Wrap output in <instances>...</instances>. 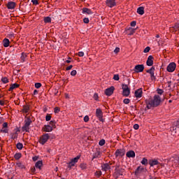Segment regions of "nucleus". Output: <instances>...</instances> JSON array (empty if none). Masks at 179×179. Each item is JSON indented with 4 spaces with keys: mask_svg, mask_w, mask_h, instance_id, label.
<instances>
[{
    "mask_svg": "<svg viewBox=\"0 0 179 179\" xmlns=\"http://www.w3.org/2000/svg\"><path fill=\"white\" fill-rule=\"evenodd\" d=\"M96 116L99 118L101 122H104V119H103V111L100 108L96 110Z\"/></svg>",
    "mask_w": 179,
    "mask_h": 179,
    "instance_id": "obj_10",
    "label": "nucleus"
},
{
    "mask_svg": "<svg viewBox=\"0 0 179 179\" xmlns=\"http://www.w3.org/2000/svg\"><path fill=\"white\" fill-rule=\"evenodd\" d=\"M105 144H106V140L102 139L99 141V146H104Z\"/></svg>",
    "mask_w": 179,
    "mask_h": 179,
    "instance_id": "obj_41",
    "label": "nucleus"
},
{
    "mask_svg": "<svg viewBox=\"0 0 179 179\" xmlns=\"http://www.w3.org/2000/svg\"><path fill=\"white\" fill-rule=\"evenodd\" d=\"M59 111H60L59 107L55 108V110H54L55 114H58V113H59Z\"/></svg>",
    "mask_w": 179,
    "mask_h": 179,
    "instance_id": "obj_48",
    "label": "nucleus"
},
{
    "mask_svg": "<svg viewBox=\"0 0 179 179\" xmlns=\"http://www.w3.org/2000/svg\"><path fill=\"white\" fill-rule=\"evenodd\" d=\"M155 59V58L153 57V56L150 55L148 57L147 62H146V65L148 66H153V60Z\"/></svg>",
    "mask_w": 179,
    "mask_h": 179,
    "instance_id": "obj_16",
    "label": "nucleus"
},
{
    "mask_svg": "<svg viewBox=\"0 0 179 179\" xmlns=\"http://www.w3.org/2000/svg\"><path fill=\"white\" fill-rule=\"evenodd\" d=\"M35 87H36V89H40V87H41V83H35Z\"/></svg>",
    "mask_w": 179,
    "mask_h": 179,
    "instance_id": "obj_51",
    "label": "nucleus"
},
{
    "mask_svg": "<svg viewBox=\"0 0 179 179\" xmlns=\"http://www.w3.org/2000/svg\"><path fill=\"white\" fill-rule=\"evenodd\" d=\"M106 3L108 6V8H113V6H115V5H117V3H115V0H106Z\"/></svg>",
    "mask_w": 179,
    "mask_h": 179,
    "instance_id": "obj_17",
    "label": "nucleus"
},
{
    "mask_svg": "<svg viewBox=\"0 0 179 179\" xmlns=\"http://www.w3.org/2000/svg\"><path fill=\"white\" fill-rule=\"evenodd\" d=\"M125 173V169L124 168H120L119 166H116V168L115 169V178L117 179L120 176H124V173Z\"/></svg>",
    "mask_w": 179,
    "mask_h": 179,
    "instance_id": "obj_3",
    "label": "nucleus"
},
{
    "mask_svg": "<svg viewBox=\"0 0 179 179\" xmlns=\"http://www.w3.org/2000/svg\"><path fill=\"white\" fill-rule=\"evenodd\" d=\"M30 110V106L25 105L23 106L22 113H27Z\"/></svg>",
    "mask_w": 179,
    "mask_h": 179,
    "instance_id": "obj_29",
    "label": "nucleus"
},
{
    "mask_svg": "<svg viewBox=\"0 0 179 179\" xmlns=\"http://www.w3.org/2000/svg\"><path fill=\"white\" fill-rule=\"evenodd\" d=\"M21 157H22V153L20 152H17L14 155V159H15V160H19V159H20Z\"/></svg>",
    "mask_w": 179,
    "mask_h": 179,
    "instance_id": "obj_31",
    "label": "nucleus"
},
{
    "mask_svg": "<svg viewBox=\"0 0 179 179\" xmlns=\"http://www.w3.org/2000/svg\"><path fill=\"white\" fill-rule=\"evenodd\" d=\"M142 94H143V91L142 88H139L134 92V96L136 97V99H141L142 97Z\"/></svg>",
    "mask_w": 179,
    "mask_h": 179,
    "instance_id": "obj_15",
    "label": "nucleus"
},
{
    "mask_svg": "<svg viewBox=\"0 0 179 179\" xmlns=\"http://www.w3.org/2000/svg\"><path fill=\"white\" fill-rule=\"evenodd\" d=\"M3 129H4V128H6V129H8V122H4L3 124Z\"/></svg>",
    "mask_w": 179,
    "mask_h": 179,
    "instance_id": "obj_58",
    "label": "nucleus"
},
{
    "mask_svg": "<svg viewBox=\"0 0 179 179\" xmlns=\"http://www.w3.org/2000/svg\"><path fill=\"white\" fill-rule=\"evenodd\" d=\"M149 164L150 166V167H153V166H157V159H150L149 161Z\"/></svg>",
    "mask_w": 179,
    "mask_h": 179,
    "instance_id": "obj_28",
    "label": "nucleus"
},
{
    "mask_svg": "<svg viewBox=\"0 0 179 179\" xmlns=\"http://www.w3.org/2000/svg\"><path fill=\"white\" fill-rule=\"evenodd\" d=\"M115 90V87H114V86H111L110 87L105 90L104 94H106V96H112V94H114Z\"/></svg>",
    "mask_w": 179,
    "mask_h": 179,
    "instance_id": "obj_12",
    "label": "nucleus"
},
{
    "mask_svg": "<svg viewBox=\"0 0 179 179\" xmlns=\"http://www.w3.org/2000/svg\"><path fill=\"white\" fill-rule=\"evenodd\" d=\"M17 132H20V130L19 129H16L15 132L10 134L11 139H17Z\"/></svg>",
    "mask_w": 179,
    "mask_h": 179,
    "instance_id": "obj_24",
    "label": "nucleus"
},
{
    "mask_svg": "<svg viewBox=\"0 0 179 179\" xmlns=\"http://www.w3.org/2000/svg\"><path fill=\"white\" fill-rule=\"evenodd\" d=\"M8 9H15L16 8V3L10 1L6 4Z\"/></svg>",
    "mask_w": 179,
    "mask_h": 179,
    "instance_id": "obj_20",
    "label": "nucleus"
},
{
    "mask_svg": "<svg viewBox=\"0 0 179 179\" xmlns=\"http://www.w3.org/2000/svg\"><path fill=\"white\" fill-rule=\"evenodd\" d=\"M134 128L135 129H139V124H135L134 125Z\"/></svg>",
    "mask_w": 179,
    "mask_h": 179,
    "instance_id": "obj_64",
    "label": "nucleus"
},
{
    "mask_svg": "<svg viewBox=\"0 0 179 179\" xmlns=\"http://www.w3.org/2000/svg\"><path fill=\"white\" fill-rule=\"evenodd\" d=\"M155 66H152L150 69L146 70L147 73H150L151 80H155L156 81V76H155Z\"/></svg>",
    "mask_w": 179,
    "mask_h": 179,
    "instance_id": "obj_9",
    "label": "nucleus"
},
{
    "mask_svg": "<svg viewBox=\"0 0 179 179\" xmlns=\"http://www.w3.org/2000/svg\"><path fill=\"white\" fill-rule=\"evenodd\" d=\"M10 85L13 87V89H17V87H20V85H19L17 83L11 84Z\"/></svg>",
    "mask_w": 179,
    "mask_h": 179,
    "instance_id": "obj_39",
    "label": "nucleus"
},
{
    "mask_svg": "<svg viewBox=\"0 0 179 179\" xmlns=\"http://www.w3.org/2000/svg\"><path fill=\"white\" fill-rule=\"evenodd\" d=\"M84 122H89V117L87 115L84 117Z\"/></svg>",
    "mask_w": 179,
    "mask_h": 179,
    "instance_id": "obj_56",
    "label": "nucleus"
},
{
    "mask_svg": "<svg viewBox=\"0 0 179 179\" xmlns=\"http://www.w3.org/2000/svg\"><path fill=\"white\" fill-rule=\"evenodd\" d=\"M50 139V135L48 134H45L43 135H42L40 137L39 139V143L41 145H44L45 143H46L48 142V141Z\"/></svg>",
    "mask_w": 179,
    "mask_h": 179,
    "instance_id": "obj_8",
    "label": "nucleus"
},
{
    "mask_svg": "<svg viewBox=\"0 0 179 179\" xmlns=\"http://www.w3.org/2000/svg\"><path fill=\"white\" fill-rule=\"evenodd\" d=\"M44 22L45 23H51V17H45L44 18Z\"/></svg>",
    "mask_w": 179,
    "mask_h": 179,
    "instance_id": "obj_37",
    "label": "nucleus"
},
{
    "mask_svg": "<svg viewBox=\"0 0 179 179\" xmlns=\"http://www.w3.org/2000/svg\"><path fill=\"white\" fill-rule=\"evenodd\" d=\"M141 164L144 166H148V159L146 158H143V160L141 161Z\"/></svg>",
    "mask_w": 179,
    "mask_h": 179,
    "instance_id": "obj_35",
    "label": "nucleus"
},
{
    "mask_svg": "<svg viewBox=\"0 0 179 179\" xmlns=\"http://www.w3.org/2000/svg\"><path fill=\"white\" fill-rule=\"evenodd\" d=\"M115 156L116 157H122V156H125V150H124V149L117 150L115 153Z\"/></svg>",
    "mask_w": 179,
    "mask_h": 179,
    "instance_id": "obj_14",
    "label": "nucleus"
},
{
    "mask_svg": "<svg viewBox=\"0 0 179 179\" xmlns=\"http://www.w3.org/2000/svg\"><path fill=\"white\" fill-rule=\"evenodd\" d=\"M78 57H83L85 55V53L83 52H79L78 53Z\"/></svg>",
    "mask_w": 179,
    "mask_h": 179,
    "instance_id": "obj_62",
    "label": "nucleus"
},
{
    "mask_svg": "<svg viewBox=\"0 0 179 179\" xmlns=\"http://www.w3.org/2000/svg\"><path fill=\"white\" fill-rule=\"evenodd\" d=\"M17 167H19L20 169H26V166L23 164H22V162L17 163Z\"/></svg>",
    "mask_w": 179,
    "mask_h": 179,
    "instance_id": "obj_34",
    "label": "nucleus"
},
{
    "mask_svg": "<svg viewBox=\"0 0 179 179\" xmlns=\"http://www.w3.org/2000/svg\"><path fill=\"white\" fill-rule=\"evenodd\" d=\"M79 159H80V155H78L76 157L72 159L70 162L67 163L69 170H71L72 167H73V166L78 163Z\"/></svg>",
    "mask_w": 179,
    "mask_h": 179,
    "instance_id": "obj_7",
    "label": "nucleus"
},
{
    "mask_svg": "<svg viewBox=\"0 0 179 179\" xmlns=\"http://www.w3.org/2000/svg\"><path fill=\"white\" fill-rule=\"evenodd\" d=\"M176 68H177V64L174 62H171L168 65L167 71L168 72H174V71H176Z\"/></svg>",
    "mask_w": 179,
    "mask_h": 179,
    "instance_id": "obj_13",
    "label": "nucleus"
},
{
    "mask_svg": "<svg viewBox=\"0 0 179 179\" xmlns=\"http://www.w3.org/2000/svg\"><path fill=\"white\" fill-rule=\"evenodd\" d=\"M137 13H138V15H143L145 13V8L143 6L138 7Z\"/></svg>",
    "mask_w": 179,
    "mask_h": 179,
    "instance_id": "obj_25",
    "label": "nucleus"
},
{
    "mask_svg": "<svg viewBox=\"0 0 179 179\" xmlns=\"http://www.w3.org/2000/svg\"><path fill=\"white\" fill-rule=\"evenodd\" d=\"M80 169H82V170H86V169H87V165H86V164H80Z\"/></svg>",
    "mask_w": 179,
    "mask_h": 179,
    "instance_id": "obj_42",
    "label": "nucleus"
},
{
    "mask_svg": "<svg viewBox=\"0 0 179 179\" xmlns=\"http://www.w3.org/2000/svg\"><path fill=\"white\" fill-rule=\"evenodd\" d=\"M43 166V161H38L35 164L36 169H39V170H41V167Z\"/></svg>",
    "mask_w": 179,
    "mask_h": 179,
    "instance_id": "obj_27",
    "label": "nucleus"
},
{
    "mask_svg": "<svg viewBox=\"0 0 179 179\" xmlns=\"http://www.w3.org/2000/svg\"><path fill=\"white\" fill-rule=\"evenodd\" d=\"M130 101H131V100H130L129 99H124L123 100V103H124V104H129Z\"/></svg>",
    "mask_w": 179,
    "mask_h": 179,
    "instance_id": "obj_47",
    "label": "nucleus"
},
{
    "mask_svg": "<svg viewBox=\"0 0 179 179\" xmlns=\"http://www.w3.org/2000/svg\"><path fill=\"white\" fill-rule=\"evenodd\" d=\"M142 170H143V168H141V166H138L136 170L135 171V175L139 176L141 173H142Z\"/></svg>",
    "mask_w": 179,
    "mask_h": 179,
    "instance_id": "obj_30",
    "label": "nucleus"
},
{
    "mask_svg": "<svg viewBox=\"0 0 179 179\" xmlns=\"http://www.w3.org/2000/svg\"><path fill=\"white\" fill-rule=\"evenodd\" d=\"M130 24L131 27H135L136 26V21H132Z\"/></svg>",
    "mask_w": 179,
    "mask_h": 179,
    "instance_id": "obj_55",
    "label": "nucleus"
},
{
    "mask_svg": "<svg viewBox=\"0 0 179 179\" xmlns=\"http://www.w3.org/2000/svg\"><path fill=\"white\" fill-rule=\"evenodd\" d=\"M33 162H37L38 160V156H34L32 157Z\"/></svg>",
    "mask_w": 179,
    "mask_h": 179,
    "instance_id": "obj_57",
    "label": "nucleus"
},
{
    "mask_svg": "<svg viewBox=\"0 0 179 179\" xmlns=\"http://www.w3.org/2000/svg\"><path fill=\"white\" fill-rule=\"evenodd\" d=\"M144 70H145V66L143 64L136 65L134 69L136 73H139V72H143Z\"/></svg>",
    "mask_w": 179,
    "mask_h": 179,
    "instance_id": "obj_11",
    "label": "nucleus"
},
{
    "mask_svg": "<svg viewBox=\"0 0 179 179\" xmlns=\"http://www.w3.org/2000/svg\"><path fill=\"white\" fill-rule=\"evenodd\" d=\"M43 132H51L52 131V127L50 124L44 125L42 128Z\"/></svg>",
    "mask_w": 179,
    "mask_h": 179,
    "instance_id": "obj_19",
    "label": "nucleus"
},
{
    "mask_svg": "<svg viewBox=\"0 0 179 179\" xmlns=\"http://www.w3.org/2000/svg\"><path fill=\"white\" fill-rule=\"evenodd\" d=\"M114 52L115 54H118V52H120V48H116L114 50Z\"/></svg>",
    "mask_w": 179,
    "mask_h": 179,
    "instance_id": "obj_63",
    "label": "nucleus"
},
{
    "mask_svg": "<svg viewBox=\"0 0 179 179\" xmlns=\"http://www.w3.org/2000/svg\"><path fill=\"white\" fill-rule=\"evenodd\" d=\"M170 131L172 134H177V132H179V119L173 122V126L170 128Z\"/></svg>",
    "mask_w": 179,
    "mask_h": 179,
    "instance_id": "obj_5",
    "label": "nucleus"
},
{
    "mask_svg": "<svg viewBox=\"0 0 179 179\" xmlns=\"http://www.w3.org/2000/svg\"><path fill=\"white\" fill-rule=\"evenodd\" d=\"M164 91L163 90L158 88L157 89V94H159L157 96V106H160L164 101Z\"/></svg>",
    "mask_w": 179,
    "mask_h": 179,
    "instance_id": "obj_2",
    "label": "nucleus"
},
{
    "mask_svg": "<svg viewBox=\"0 0 179 179\" xmlns=\"http://www.w3.org/2000/svg\"><path fill=\"white\" fill-rule=\"evenodd\" d=\"M102 173H101V171H96L95 172V176H96L97 177H101Z\"/></svg>",
    "mask_w": 179,
    "mask_h": 179,
    "instance_id": "obj_46",
    "label": "nucleus"
},
{
    "mask_svg": "<svg viewBox=\"0 0 179 179\" xmlns=\"http://www.w3.org/2000/svg\"><path fill=\"white\" fill-rule=\"evenodd\" d=\"M76 70H73L71 72V76H76Z\"/></svg>",
    "mask_w": 179,
    "mask_h": 179,
    "instance_id": "obj_53",
    "label": "nucleus"
},
{
    "mask_svg": "<svg viewBox=\"0 0 179 179\" xmlns=\"http://www.w3.org/2000/svg\"><path fill=\"white\" fill-rule=\"evenodd\" d=\"M45 120H46V121H51V115L48 114V115L45 116Z\"/></svg>",
    "mask_w": 179,
    "mask_h": 179,
    "instance_id": "obj_50",
    "label": "nucleus"
},
{
    "mask_svg": "<svg viewBox=\"0 0 179 179\" xmlns=\"http://www.w3.org/2000/svg\"><path fill=\"white\" fill-rule=\"evenodd\" d=\"M1 82L3 83H9V80L6 77H3L1 78Z\"/></svg>",
    "mask_w": 179,
    "mask_h": 179,
    "instance_id": "obj_40",
    "label": "nucleus"
},
{
    "mask_svg": "<svg viewBox=\"0 0 179 179\" xmlns=\"http://www.w3.org/2000/svg\"><path fill=\"white\" fill-rule=\"evenodd\" d=\"M10 44V41L8 38H4L3 40V45L5 48L9 47V45Z\"/></svg>",
    "mask_w": 179,
    "mask_h": 179,
    "instance_id": "obj_23",
    "label": "nucleus"
},
{
    "mask_svg": "<svg viewBox=\"0 0 179 179\" xmlns=\"http://www.w3.org/2000/svg\"><path fill=\"white\" fill-rule=\"evenodd\" d=\"M17 149H19V150H22L23 149V144L22 143H18L16 145Z\"/></svg>",
    "mask_w": 179,
    "mask_h": 179,
    "instance_id": "obj_33",
    "label": "nucleus"
},
{
    "mask_svg": "<svg viewBox=\"0 0 179 179\" xmlns=\"http://www.w3.org/2000/svg\"><path fill=\"white\" fill-rule=\"evenodd\" d=\"M33 5H38V0H31Z\"/></svg>",
    "mask_w": 179,
    "mask_h": 179,
    "instance_id": "obj_54",
    "label": "nucleus"
},
{
    "mask_svg": "<svg viewBox=\"0 0 179 179\" xmlns=\"http://www.w3.org/2000/svg\"><path fill=\"white\" fill-rule=\"evenodd\" d=\"M83 13H87V15H92V13H93V12H92V10L90 8H83Z\"/></svg>",
    "mask_w": 179,
    "mask_h": 179,
    "instance_id": "obj_26",
    "label": "nucleus"
},
{
    "mask_svg": "<svg viewBox=\"0 0 179 179\" xmlns=\"http://www.w3.org/2000/svg\"><path fill=\"white\" fill-rule=\"evenodd\" d=\"M8 129H6V128H2L1 130H0V132H3V134H8Z\"/></svg>",
    "mask_w": 179,
    "mask_h": 179,
    "instance_id": "obj_44",
    "label": "nucleus"
},
{
    "mask_svg": "<svg viewBox=\"0 0 179 179\" xmlns=\"http://www.w3.org/2000/svg\"><path fill=\"white\" fill-rule=\"evenodd\" d=\"M149 51H150V47L148 46L144 49L143 52L147 53L149 52Z\"/></svg>",
    "mask_w": 179,
    "mask_h": 179,
    "instance_id": "obj_49",
    "label": "nucleus"
},
{
    "mask_svg": "<svg viewBox=\"0 0 179 179\" xmlns=\"http://www.w3.org/2000/svg\"><path fill=\"white\" fill-rule=\"evenodd\" d=\"M129 33L128 34V36H132L135 33V29L129 28L127 29Z\"/></svg>",
    "mask_w": 179,
    "mask_h": 179,
    "instance_id": "obj_32",
    "label": "nucleus"
},
{
    "mask_svg": "<svg viewBox=\"0 0 179 179\" xmlns=\"http://www.w3.org/2000/svg\"><path fill=\"white\" fill-rule=\"evenodd\" d=\"M8 38H13L15 37V35L13 34H10L7 36Z\"/></svg>",
    "mask_w": 179,
    "mask_h": 179,
    "instance_id": "obj_60",
    "label": "nucleus"
},
{
    "mask_svg": "<svg viewBox=\"0 0 179 179\" xmlns=\"http://www.w3.org/2000/svg\"><path fill=\"white\" fill-rule=\"evenodd\" d=\"M83 22H84V23H86V24L89 23V18L85 17L83 19Z\"/></svg>",
    "mask_w": 179,
    "mask_h": 179,
    "instance_id": "obj_61",
    "label": "nucleus"
},
{
    "mask_svg": "<svg viewBox=\"0 0 179 179\" xmlns=\"http://www.w3.org/2000/svg\"><path fill=\"white\" fill-rule=\"evenodd\" d=\"M25 124L22 127V131L23 132H29V129H30L29 127H30V124H31V119L30 118H28L27 120H26L24 121Z\"/></svg>",
    "mask_w": 179,
    "mask_h": 179,
    "instance_id": "obj_6",
    "label": "nucleus"
},
{
    "mask_svg": "<svg viewBox=\"0 0 179 179\" xmlns=\"http://www.w3.org/2000/svg\"><path fill=\"white\" fill-rule=\"evenodd\" d=\"M113 80H120V76L118 74H115L113 76Z\"/></svg>",
    "mask_w": 179,
    "mask_h": 179,
    "instance_id": "obj_45",
    "label": "nucleus"
},
{
    "mask_svg": "<svg viewBox=\"0 0 179 179\" xmlns=\"http://www.w3.org/2000/svg\"><path fill=\"white\" fill-rule=\"evenodd\" d=\"M122 89L123 90L122 92V96H124L125 97H128L129 94H131V89L128 87V85L125 84L122 85Z\"/></svg>",
    "mask_w": 179,
    "mask_h": 179,
    "instance_id": "obj_4",
    "label": "nucleus"
},
{
    "mask_svg": "<svg viewBox=\"0 0 179 179\" xmlns=\"http://www.w3.org/2000/svg\"><path fill=\"white\" fill-rule=\"evenodd\" d=\"M93 99H94L96 101H99V94L98 93L94 94Z\"/></svg>",
    "mask_w": 179,
    "mask_h": 179,
    "instance_id": "obj_43",
    "label": "nucleus"
},
{
    "mask_svg": "<svg viewBox=\"0 0 179 179\" xmlns=\"http://www.w3.org/2000/svg\"><path fill=\"white\" fill-rule=\"evenodd\" d=\"M99 156H100V151H97V152H96V153L94 154V158L99 157Z\"/></svg>",
    "mask_w": 179,
    "mask_h": 179,
    "instance_id": "obj_59",
    "label": "nucleus"
},
{
    "mask_svg": "<svg viewBox=\"0 0 179 179\" xmlns=\"http://www.w3.org/2000/svg\"><path fill=\"white\" fill-rule=\"evenodd\" d=\"M127 157H135V151L134 150H129V152H127L126 154Z\"/></svg>",
    "mask_w": 179,
    "mask_h": 179,
    "instance_id": "obj_22",
    "label": "nucleus"
},
{
    "mask_svg": "<svg viewBox=\"0 0 179 179\" xmlns=\"http://www.w3.org/2000/svg\"><path fill=\"white\" fill-rule=\"evenodd\" d=\"M31 174H36V167L31 168Z\"/></svg>",
    "mask_w": 179,
    "mask_h": 179,
    "instance_id": "obj_52",
    "label": "nucleus"
},
{
    "mask_svg": "<svg viewBox=\"0 0 179 179\" xmlns=\"http://www.w3.org/2000/svg\"><path fill=\"white\" fill-rule=\"evenodd\" d=\"M102 170H103V171H107L108 170H110L111 169V166H110V164L108 163H106L103 164L102 166Z\"/></svg>",
    "mask_w": 179,
    "mask_h": 179,
    "instance_id": "obj_21",
    "label": "nucleus"
},
{
    "mask_svg": "<svg viewBox=\"0 0 179 179\" xmlns=\"http://www.w3.org/2000/svg\"><path fill=\"white\" fill-rule=\"evenodd\" d=\"M27 57V55H26V53L24 52H22L21 56V59L22 62H24V59H26Z\"/></svg>",
    "mask_w": 179,
    "mask_h": 179,
    "instance_id": "obj_36",
    "label": "nucleus"
},
{
    "mask_svg": "<svg viewBox=\"0 0 179 179\" xmlns=\"http://www.w3.org/2000/svg\"><path fill=\"white\" fill-rule=\"evenodd\" d=\"M55 124H57V123L55 122V120H51V121L50 122V125H51V127H52V128H57V126H55Z\"/></svg>",
    "mask_w": 179,
    "mask_h": 179,
    "instance_id": "obj_38",
    "label": "nucleus"
},
{
    "mask_svg": "<svg viewBox=\"0 0 179 179\" xmlns=\"http://www.w3.org/2000/svg\"><path fill=\"white\" fill-rule=\"evenodd\" d=\"M145 103L146 104L145 111H147V110H150V108L157 107V95H155L154 98L145 99Z\"/></svg>",
    "mask_w": 179,
    "mask_h": 179,
    "instance_id": "obj_1",
    "label": "nucleus"
},
{
    "mask_svg": "<svg viewBox=\"0 0 179 179\" xmlns=\"http://www.w3.org/2000/svg\"><path fill=\"white\" fill-rule=\"evenodd\" d=\"M168 162H172V163H178V162H179V157L177 156V155H175L173 157L168 158Z\"/></svg>",
    "mask_w": 179,
    "mask_h": 179,
    "instance_id": "obj_18",
    "label": "nucleus"
}]
</instances>
